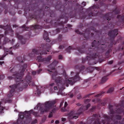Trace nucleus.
<instances>
[{
    "instance_id": "nucleus-13",
    "label": "nucleus",
    "mask_w": 124,
    "mask_h": 124,
    "mask_svg": "<svg viewBox=\"0 0 124 124\" xmlns=\"http://www.w3.org/2000/svg\"><path fill=\"white\" fill-rule=\"evenodd\" d=\"M36 93L38 95H39L40 93V91L39 90H38L37 91Z\"/></svg>"
},
{
    "instance_id": "nucleus-17",
    "label": "nucleus",
    "mask_w": 124,
    "mask_h": 124,
    "mask_svg": "<svg viewBox=\"0 0 124 124\" xmlns=\"http://www.w3.org/2000/svg\"><path fill=\"white\" fill-rule=\"evenodd\" d=\"M78 117L77 116H74L73 117H70V118H75L76 119V118H77Z\"/></svg>"
},
{
    "instance_id": "nucleus-1",
    "label": "nucleus",
    "mask_w": 124,
    "mask_h": 124,
    "mask_svg": "<svg viewBox=\"0 0 124 124\" xmlns=\"http://www.w3.org/2000/svg\"><path fill=\"white\" fill-rule=\"evenodd\" d=\"M54 103L52 101L46 102L44 105V108L42 110L43 112H46L52 110Z\"/></svg>"
},
{
    "instance_id": "nucleus-23",
    "label": "nucleus",
    "mask_w": 124,
    "mask_h": 124,
    "mask_svg": "<svg viewBox=\"0 0 124 124\" xmlns=\"http://www.w3.org/2000/svg\"><path fill=\"white\" fill-rule=\"evenodd\" d=\"M85 4H86L84 2H83L82 3V4L84 6L85 5Z\"/></svg>"
},
{
    "instance_id": "nucleus-2",
    "label": "nucleus",
    "mask_w": 124,
    "mask_h": 124,
    "mask_svg": "<svg viewBox=\"0 0 124 124\" xmlns=\"http://www.w3.org/2000/svg\"><path fill=\"white\" fill-rule=\"evenodd\" d=\"M79 79V78L78 76H77L74 78V79L72 78H70L65 83L68 82L69 83L72 84V83L71 82H72L73 83L75 82L76 81L78 80Z\"/></svg>"
},
{
    "instance_id": "nucleus-16",
    "label": "nucleus",
    "mask_w": 124,
    "mask_h": 124,
    "mask_svg": "<svg viewBox=\"0 0 124 124\" xmlns=\"http://www.w3.org/2000/svg\"><path fill=\"white\" fill-rule=\"evenodd\" d=\"M52 116V112L50 113L49 116V117H51Z\"/></svg>"
},
{
    "instance_id": "nucleus-20",
    "label": "nucleus",
    "mask_w": 124,
    "mask_h": 124,
    "mask_svg": "<svg viewBox=\"0 0 124 124\" xmlns=\"http://www.w3.org/2000/svg\"><path fill=\"white\" fill-rule=\"evenodd\" d=\"M66 119L65 118H63L62 119V121H66Z\"/></svg>"
},
{
    "instance_id": "nucleus-29",
    "label": "nucleus",
    "mask_w": 124,
    "mask_h": 124,
    "mask_svg": "<svg viewBox=\"0 0 124 124\" xmlns=\"http://www.w3.org/2000/svg\"><path fill=\"white\" fill-rule=\"evenodd\" d=\"M90 106V105L89 104H88L87 105V108H88V107H89Z\"/></svg>"
},
{
    "instance_id": "nucleus-15",
    "label": "nucleus",
    "mask_w": 124,
    "mask_h": 124,
    "mask_svg": "<svg viewBox=\"0 0 124 124\" xmlns=\"http://www.w3.org/2000/svg\"><path fill=\"white\" fill-rule=\"evenodd\" d=\"M57 75V73L56 72H54V74L52 75V77L53 78L54 76H55Z\"/></svg>"
},
{
    "instance_id": "nucleus-19",
    "label": "nucleus",
    "mask_w": 124,
    "mask_h": 124,
    "mask_svg": "<svg viewBox=\"0 0 124 124\" xmlns=\"http://www.w3.org/2000/svg\"><path fill=\"white\" fill-rule=\"evenodd\" d=\"M41 71V69H39L37 72V73H39Z\"/></svg>"
},
{
    "instance_id": "nucleus-31",
    "label": "nucleus",
    "mask_w": 124,
    "mask_h": 124,
    "mask_svg": "<svg viewBox=\"0 0 124 124\" xmlns=\"http://www.w3.org/2000/svg\"><path fill=\"white\" fill-rule=\"evenodd\" d=\"M22 77H21V76L19 78H17V80H18V79H21V78Z\"/></svg>"
},
{
    "instance_id": "nucleus-34",
    "label": "nucleus",
    "mask_w": 124,
    "mask_h": 124,
    "mask_svg": "<svg viewBox=\"0 0 124 124\" xmlns=\"http://www.w3.org/2000/svg\"><path fill=\"white\" fill-rule=\"evenodd\" d=\"M69 25L70 26H69V27H72V26H71V25Z\"/></svg>"
},
{
    "instance_id": "nucleus-30",
    "label": "nucleus",
    "mask_w": 124,
    "mask_h": 124,
    "mask_svg": "<svg viewBox=\"0 0 124 124\" xmlns=\"http://www.w3.org/2000/svg\"><path fill=\"white\" fill-rule=\"evenodd\" d=\"M53 72V71H50V74H52V73Z\"/></svg>"
},
{
    "instance_id": "nucleus-14",
    "label": "nucleus",
    "mask_w": 124,
    "mask_h": 124,
    "mask_svg": "<svg viewBox=\"0 0 124 124\" xmlns=\"http://www.w3.org/2000/svg\"><path fill=\"white\" fill-rule=\"evenodd\" d=\"M51 56H49L48 58H47V59H45V60L46 61H48L49 60H50V59H51Z\"/></svg>"
},
{
    "instance_id": "nucleus-28",
    "label": "nucleus",
    "mask_w": 124,
    "mask_h": 124,
    "mask_svg": "<svg viewBox=\"0 0 124 124\" xmlns=\"http://www.w3.org/2000/svg\"><path fill=\"white\" fill-rule=\"evenodd\" d=\"M22 37L21 36H19V38L20 39L21 38H22Z\"/></svg>"
},
{
    "instance_id": "nucleus-11",
    "label": "nucleus",
    "mask_w": 124,
    "mask_h": 124,
    "mask_svg": "<svg viewBox=\"0 0 124 124\" xmlns=\"http://www.w3.org/2000/svg\"><path fill=\"white\" fill-rule=\"evenodd\" d=\"M117 30H115V31H113L112 32L113 34H114L115 36H116L118 33H117Z\"/></svg>"
},
{
    "instance_id": "nucleus-40",
    "label": "nucleus",
    "mask_w": 124,
    "mask_h": 124,
    "mask_svg": "<svg viewBox=\"0 0 124 124\" xmlns=\"http://www.w3.org/2000/svg\"><path fill=\"white\" fill-rule=\"evenodd\" d=\"M70 48H71V47L70 46H69V48L70 49Z\"/></svg>"
},
{
    "instance_id": "nucleus-10",
    "label": "nucleus",
    "mask_w": 124,
    "mask_h": 124,
    "mask_svg": "<svg viewBox=\"0 0 124 124\" xmlns=\"http://www.w3.org/2000/svg\"><path fill=\"white\" fill-rule=\"evenodd\" d=\"M36 60H37L39 62L42 61H43L41 57L40 56L38 57Z\"/></svg>"
},
{
    "instance_id": "nucleus-32",
    "label": "nucleus",
    "mask_w": 124,
    "mask_h": 124,
    "mask_svg": "<svg viewBox=\"0 0 124 124\" xmlns=\"http://www.w3.org/2000/svg\"><path fill=\"white\" fill-rule=\"evenodd\" d=\"M63 104V103H62L60 104V106H61Z\"/></svg>"
},
{
    "instance_id": "nucleus-44",
    "label": "nucleus",
    "mask_w": 124,
    "mask_h": 124,
    "mask_svg": "<svg viewBox=\"0 0 124 124\" xmlns=\"http://www.w3.org/2000/svg\"><path fill=\"white\" fill-rule=\"evenodd\" d=\"M66 85L67 86H68L67 85Z\"/></svg>"
},
{
    "instance_id": "nucleus-39",
    "label": "nucleus",
    "mask_w": 124,
    "mask_h": 124,
    "mask_svg": "<svg viewBox=\"0 0 124 124\" xmlns=\"http://www.w3.org/2000/svg\"><path fill=\"white\" fill-rule=\"evenodd\" d=\"M16 46H19V45H18V44H17L16 45Z\"/></svg>"
},
{
    "instance_id": "nucleus-7",
    "label": "nucleus",
    "mask_w": 124,
    "mask_h": 124,
    "mask_svg": "<svg viewBox=\"0 0 124 124\" xmlns=\"http://www.w3.org/2000/svg\"><path fill=\"white\" fill-rule=\"evenodd\" d=\"M108 79L106 77L103 78L101 80V82L102 83H103L106 81Z\"/></svg>"
},
{
    "instance_id": "nucleus-42",
    "label": "nucleus",
    "mask_w": 124,
    "mask_h": 124,
    "mask_svg": "<svg viewBox=\"0 0 124 124\" xmlns=\"http://www.w3.org/2000/svg\"><path fill=\"white\" fill-rule=\"evenodd\" d=\"M53 121H52L51 122L52 123H53Z\"/></svg>"
},
{
    "instance_id": "nucleus-21",
    "label": "nucleus",
    "mask_w": 124,
    "mask_h": 124,
    "mask_svg": "<svg viewBox=\"0 0 124 124\" xmlns=\"http://www.w3.org/2000/svg\"><path fill=\"white\" fill-rule=\"evenodd\" d=\"M113 62L112 61H110L109 62H108V64H111Z\"/></svg>"
},
{
    "instance_id": "nucleus-5",
    "label": "nucleus",
    "mask_w": 124,
    "mask_h": 124,
    "mask_svg": "<svg viewBox=\"0 0 124 124\" xmlns=\"http://www.w3.org/2000/svg\"><path fill=\"white\" fill-rule=\"evenodd\" d=\"M44 39H46V41L47 42H49L50 40L49 38H47L48 35L46 33H44Z\"/></svg>"
},
{
    "instance_id": "nucleus-9",
    "label": "nucleus",
    "mask_w": 124,
    "mask_h": 124,
    "mask_svg": "<svg viewBox=\"0 0 124 124\" xmlns=\"http://www.w3.org/2000/svg\"><path fill=\"white\" fill-rule=\"evenodd\" d=\"M60 85H58L57 86L54 87V89L55 90L56 89H58L57 88H58L60 90H62V89H61V88L60 87H59V86L61 85L60 84Z\"/></svg>"
},
{
    "instance_id": "nucleus-36",
    "label": "nucleus",
    "mask_w": 124,
    "mask_h": 124,
    "mask_svg": "<svg viewBox=\"0 0 124 124\" xmlns=\"http://www.w3.org/2000/svg\"><path fill=\"white\" fill-rule=\"evenodd\" d=\"M121 48H122V49H123V46H122V47H121Z\"/></svg>"
},
{
    "instance_id": "nucleus-3",
    "label": "nucleus",
    "mask_w": 124,
    "mask_h": 124,
    "mask_svg": "<svg viewBox=\"0 0 124 124\" xmlns=\"http://www.w3.org/2000/svg\"><path fill=\"white\" fill-rule=\"evenodd\" d=\"M11 87V89L8 95V96L10 97H12L13 95L14 92V88L16 87L15 85H13Z\"/></svg>"
},
{
    "instance_id": "nucleus-46",
    "label": "nucleus",
    "mask_w": 124,
    "mask_h": 124,
    "mask_svg": "<svg viewBox=\"0 0 124 124\" xmlns=\"http://www.w3.org/2000/svg\"><path fill=\"white\" fill-rule=\"evenodd\" d=\"M53 110H54V109H53V110H52V111H53Z\"/></svg>"
},
{
    "instance_id": "nucleus-45",
    "label": "nucleus",
    "mask_w": 124,
    "mask_h": 124,
    "mask_svg": "<svg viewBox=\"0 0 124 124\" xmlns=\"http://www.w3.org/2000/svg\"><path fill=\"white\" fill-rule=\"evenodd\" d=\"M13 26H14V27H15V25H13Z\"/></svg>"
},
{
    "instance_id": "nucleus-6",
    "label": "nucleus",
    "mask_w": 124,
    "mask_h": 124,
    "mask_svg": "<svg viewBox=\"0 0 124 124\" xmlns=\"http://www.w3.org/2000/svg\"><path fill=\"white\" fill-rule=\"evenodd\" d=\"M9 41H10V40H9L8 38H6L4 39L3 41V44H6V43L8 42Z\"/></svg>"
},
{
    "instance_id": "nucleus-38",
    "label": "nucleus",
    "mask_w": 124,
    "mask_h": 124,
    "mask_svg": "<svg viewBox=\"0 0 124 124\" xmlns=\"http://www.w3.org/2000/svg\"><path fill=\"white\" fill-rule=\"evenodd\" d=\"M0 36H1L2 37L3 36V35H0Z\"/></svg>"
},
{
    "instance_id": "nucleus-24",
    "label": "nucleus",
    "mask_w": 124,
    "mask_h": 124,
    "mask_svg": "<svg viewBox=\"0 0 124 124\" xmlns=\"http://www.w3.org/2000/svg\"><path fill=\"white\" fill-rule=\"evenodd\" d=\"M62 58V56L61 55H60L59 56V59H61Z\"/></svg>"
},
{
    "instance_id": "nucleus-12",
    "label": "nucleus",
    "mask_w": 124,
    "mask_h": 124,
    "mask_svg": "<svg viewBox=\"0 0 124 124\" xmlns=\"http://www.w3.org/2000/svg\"><path fill=\"white\" fill-rule=\"evenodd\" d=\"M113 88H111L109 89L108 91V92L110 93L111 92L113 91Z\"/></svg>"
},
{
    "instance_id": "nucleus-43",
    "label": "nucleus",
    "mask_w": 124,
    "mask_h": 124,
    "mask_svg": "<svg viewBox=\"0 0 124 124\" xmlns=\"http://www.w3.org/2000/svg\"><path fill=\"white\" fill-rule=\"evenodd\" d=\"M95 1H97L98 0H94Z\"/></svg>"
},
{
    "instance_id": "nucleus-35",
    "label": "nucleus",
    "mask_w": 124,
    "mask_h": 124,
    "mask_svg": "<svg viewBox=\"0 0 124 124\" xmlns=\"http://www.w3.org/2000/svg\"><path fill=\"white\" fill-rule=\"evenodd\" d=\"M107 20H108V21H109V20H110V19H107Z\"/></svg>"
},
{
    "instance_id": "nucleus-47",
    "label": "nucleus",
    "mask_w": 124,
    "mask_h": 124,
    "mask_svg": "<svg viewBox=\"0 0 124 124\" xmlns=\"http://www.w3.org/2000/svg\"><path fill=\"white\" fill-rule=\"evenodd\" d=\"M0 124H2V123H1Z\"/></svg>"
},
{
    "instance_id": "nucleus-26",
    "label": "nucleus",
    "mask_w": 124,
    "mask_h": 124,
    "mask_svg": "<svg viewBox=\"0 0 124 124\" xmlns=\"http://www.w3.org/2000/svg\"><path fill=\"white\" fill-rule=\"evenodd\" d=\"M4 63V62H0V64L1 65L3 63Z\"/></svg>"
},
{
    "instance_id": "nucleus-33",
    "label": "nucleus",
    "mask_w": 124,
    "mask_h": 124,
    "mask_svg": "<svg viewBox=\"0 0 124 124\" xmlns=\"http://www.w3.org/2000/svg\"><path fill=\"white\" fill-rule=\"evenodd\" d=\"M54 85V84H50V85L51 86H52V85Z\"/></svg>"
},
{
    "instance_id": "nucleus-22",
    "label": "nucleus",
    "mask_w": 124,
    "mask_h": 124,
    "mask_svg": "<svg viewBox=\"0 0 124 124\" xmlns=\"http://www.w3.org/2000/svg\"><path fill=\"white\" fill-rule=\"evenodd\" d=\"M32 74H33V75H35L36 74V72L35 71H33L32 72Z\"/></svg>"
},
{
    "instance_id": "nucleus-4",
    "label": "nucleus",
    "mask_w": 124,
    "mask_h": 124,
    "mask_svg": "<svg viewBox=\"0 0 124 124\" xmlns=\"http://www.w3.org/2000/svg\"><path fill=\"white\" fill-rule=\"evenodd\" d=\"M32 111L31 110L28 113L26 111H25L24 113H23L21 112L20 113L19 115L20 118L21 119H23L24 117V115L26 113V114H30V113H32Z\"/></svg>"
},
{
    "instance_id": "nucleus-37",
    "label": "nucleus",
    "mask_w": 124,
    "mask_h": 124,
    "mask_svg": "<svg viewBox=\"0 0 124 124\" xmlns=\"http://www.w3.org/2000/svg\"><path fill=\"white\" fill-rule=\"evenodd\" d=\"M4 58V57H2V58H1L0 59H3V58Z\"/></svg>"
},
{
    "instance_id": "nucleus-18",
    "label": "nucleus",
    "mask_w": 124,
    "mask_h": 124,
    "mask_svg": "<svg viewBox=\"0 0 124 124\" xmlns=\"http://www.w3.org/2000/svg\"><path fill=\"white\" fill-rule=\"evenodd\" d=\"M67 103L66 102H65L64 103V107H66L67 106Z\"/></svg>"
},
{
    "instance_id": "nucleus-27",
    "label": "nucleus",
    "mask_w": 124,
    "mask_h": 124,
    "mask_svg": "<svg viewBox=\"0 0 124 124\" xmlns=\"http://www.w3.org/2000/svg\"><path fill=\"white\" fill-rule=\"evenodd\" d=\"M11 100H8V101H7V102H11Z\"/></svg>"
},
{
    "instance_id": "nucleus-8",
    "label": "nucleus",
    "mask_w": 124,
    "mask_h": 124,
    "mask_svg": "<svg viewBox=\"0 0 124 124\" xmlns=\"http://www.w3.org/2000/svg\"><path fill=\"white\" fill-rule=\"evenodd\" d=\"M4 108L0 106V114L3 113Z\"/></svg>"
},
{
    "instance_id": "nucleus-41",
    "label": "nucleus",
    "mask_w": 124,
    "mask_h": 124,
    "mask_svg": "<svg viewBox=\"0 0 124 124\" xmlns=\"http://www.w3.org/2000/svg\"><path fill=\"white\" fill-rule=\"evenodd\" d=\"M40 105V104H38V106H39Z\"/></svg>"
},
{
    "instance_id": "nucleus-25",
    "label": "nucleus",
    "mask_w": 124,
    "mask_h": 124,
    "mask_svg": "<svg viewBox=\"0 0 124 124\" xmlns=\"http://www.w3.org/2000/svg\"><path fill=\"white\" fill-rule=\"evenodd\" d=\"M59 123V122L57 120L55 122V123L56 124H58Z\"/></svg>"
}]
</instances>
